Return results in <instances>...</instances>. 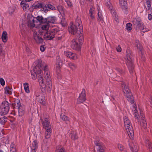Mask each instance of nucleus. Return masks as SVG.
<instances>
[{
    "label": "nucleus",
    "mask_w": 152,
    "mask_h": 152,
    "mask_svg": "<svg viewBox=\"0 0 152 152\" xmlns=\"http://www.w3.org/2000/svg\"><path fill=\"white\" fill-rule=\"evenodd\" d=\"M132 111L135 117L138 119V114L136 106L135 104L133 105Z\"/></svg>",
    "instance_id": "a878e982"
},
{
    "label": "nucleus",
    "mask_w": 152,
    "mask_h": 152,
    "mask_svg": "<svg viewBox=\"0 0 152 152\" xmlns=\"http://www.w3.org/2000/svg\"><path fill=\"white\" fill-rule=\"evenodd\" d=\"M132 24L130 23H128L126 24V27L127 30L130 31L132 29Z\"/></svg>",
    "instance_id": "37998d69"
},
{
    "label": "nucleus",
    "mask_w": 152,
    "mask_h": 152,
    "mask_svg": "<svg viewBox=\"0 0 152 152\" xmlns=\"http://www.w3.org/2000/svg\"><path fill=\"white\" fill-rule=\"evenodd\" d=\"M142 124L144 128L146 127L147 126V123L145 121L144 119V117H143L142 119V122L141 123V124Z\"/></svg>",
    "instance_id": "8fccbe9b"
},
{
    "label": "nucleus",
    "mask_w": 152,
    "mask_h": 152,
    "mask_svg": "<svg viewBox=\"0 0 152 152\" xmlns=\"http://www.w3.org/2000/svg\"><path fill=\"white\" fill-rule=\"evenodd\" d=\"M42 8L43 11L45 12H48L49 10L48 8V7L46 6V4H45V6H44V7Z\"/></svg>",
    "instance_id": "5fc2aeb1"
},
{
    "label": "nucleus",
    "mask_w": 152,
    "mask_h": 152,
    "mask_svg": "<svg viewBox=\"0 0 152 152\" xmlns=\"http://www.w3.org/2000/svg\"><path fill=\"white\" fill-rule=\"evenodd\" d=\"M17 107L18 109V113L19 115L22 116L24 113V108L21 105H20L19 104L17 103Z\"/></svg>",
    "instance_id": "bb28decb"
},
{
    "label": "nucleus",
    "mask_w": 152,
    "mask_h": 152,
    "mask_svg": "<svg viewBox=\"0 0 152 152\" xmlns=\"http://www.w3.org/2000/svg\"><path fill=\"white\" fill-rule=\"evenodd\" d=\"M145 143L147 147L149 148L150 152H152V145L151 142L148 138H145Z\"/></svg>",
    "instance_id": "6ab92c4d"
},
{
    "label": "nucleus",
    "mask_w": 152,
    "mask_h": 152,
    "mask_svg": "<svg viewBox=\"0 0 152 152\" xmlns=\"http://www.w3.org/2000/svg\"><path fill=\"white\" fill-rule=\"evenodd\" d=\"M26 2H29L32 0H25Z\"/></svg>",
    "instance_id": "774afa93"
},
{
    "label": "nucleus",
    "mask_w": 152,
    "mask_h": 152,
    "mask_svg": "<svg viewBox=\"0 0 152 152\" xmlns=\"http://www.w3.org/2000/svg\"><path fill=\"white\" fill-rule=\"evenodd\" d=\"M46 22L48 23H54L56 21V18L55 16H49L46 18Z\"/></svg>",
    "instance_id": "a211bd4d"
},
{
    "label": "nucleus",
    "mask_w": 152,
    "mask_h": 152,
    "mask_svg": "<svg viewBox=\"0 0 152 152\" xmlns=\"http://www.w3.org/2000/svg\"><path fill=\"white\" fill-rule=\"evenodd\" d=\"M45 137L46 139L49 138L51 135V134L52 132L51 128L45 129Z\"/></svg>",
    "instance_id": "c85d7f7f"
},
{
    "label": "nucleus",
    "mask_w": 152,
    "mask_h": 152,
    "mask_svg": "<svg viewBox=\"0 0 152 152\" xmlns=\"http://www.w3.org/2000/svg\"><path fill=\"white\" fill-rule=\"evenodd\" d=\"M135 45L137 47V48L139 49L141 53H142V48L140 45L139 40H136Z\"/></svg>",
    "instance_id": "72a5a7b5"
},
{
    "label": "nucleus",
    "mask_w": 152,
    "mask_h": 152,
    "mask_svg": "<svg viewBox=\"0 0 152 152\" xmlns=\"http://www.w3.org/2000/svg\"><path fill=\"white\" fill-rule=\"evenodd\" d=\"M86 99L85 91L84 89H83L79 97L77 99V103L79 104L83 103L85 101Z\"/></svg>",
    "instance_id": "9b49d317"
},
{
    "label": "nucleus",
    "mask_w": 152,
    "mask_h": 152,
    "mask_svg": "<svg viewBox=\"0 0 152 152\" xmlns=\"http://www.w3.org/2000/svg\"><path fill=\"white\" fill-rule=\"evenodd\" d=\"M7 35V34L6 31H3L2 35V39L4 42H5L7 41L8 38Z\"/></svg>",
    "instance_id": "2f4dec72"
},
{
    "label": "nucleus",
    "mask_w": 152,
    "mask_h": 152,
    "mask_svg": "<svg viewBox=\"0 0 152 152\" xmlns=\"http://www.w3.org/2000/svg\"><path fill=\"white\" fill-rule=\"evenodd\" d=\"M71 48L74 50H79L81 47L80 45L78 43V40L77 39H73L71 42Z\"/></svg>",
    "instance_id": "6e6552de"
},
{
    "label": "nucleus",
    "mask_w": 152,
    "mask_h": 152,
    "mask_svg": "<svg viewBox=\"0 0 152 152\" xmlns=\"http://www.w3.org/2000/svg\"><path fill=\"white\" fill-rule=\"evenodd\" d=\"M70 136L71 137V138L73 140H75L77 138V134L75 133H71Z\"/></svg>",
    "instance_id": "09e8293b"
},
{
    "label": "nucleus",
    "mask_w": 152,
    "mask_h": 152,
    "mask_svg": "<svg viewBox=\"0 0 152 152\" xmlns=\"http://www.w3.org/2000/svg\"><path fill=\"white\" fill-rule=\"evenodd\" d=\"M57 30L56 28H51L49 31L46 32L44 35V38L46 40L52 39L54 37L55 34Z\"/></svg>",
    "instance_id": "423d86ee"
},
{
    "label": "nucleus",
    "mask_w": 152,
    "mask_h": 152,
    "mask_svg": "<svg viewBox=\"0 0 152 152\" xmlns=\"http://www.w3.org/2000/svg\"><path fill=\"white\" fill-rule=\"evenodd\" d=\"M36 96L37 97V99L39 103L43 105H45L46 104L45 97L43 94L42 93H40L39 94H37Z\"/></svg>",
    "instance_id": "1a4fd4ad"
},
{
    "label": "nucleus",
    "mask_w": 152,
    "mask_h": 152,
    "mask_svg": "<svg viewBox=\"0 0 152 152\" xmlns=\"http://www.w3.org/2000/svg\"><path fill=\"white\" fill-rule=\"evenodd\" d=\"M36 19L41 23L46 22V18H44L42 16H38L36 18Z\"/></svg>",
    "instance_id": "c9c22d12"
},
{
    "label": "nucleus",
    "mask_w": 152,
    "mask_h": 152,
    "mask_svg": "<svg viewBox=\"0 0 152 152\" xmlns=\"http://www.w3.org/2000/svg\"><path fill=\"white\" fill-rule=\"evenodd\" d=\"M62 64V61L60 58L58 56L56 58V63L55 65L56 71L57 74H59L60 72L61 66Z\"/></svg>",
    "instance_id": "9d476101"
},
{
    "label": "nucleus",
    "mask_w": 152,
    "mask_h": 152,
    "mask_svg": "<svg viewBox=\"0 0 152 152\" xmlns=\"http://www.w3.org/2000/svg\"><path fill=\"white\" fill-rule=\"evenodd\" d=\"M110 10V12L112 15L115 18H116V13L115 12L114 10L113 9V7L111 9H109Z\"/></svg>",
    "instance_id": "49530a36"
},
{
    "label": "nucleus",
    "mask_w": 152,
    "mask_h": 152,
    "mask_svg": "<svg viewBox=\"0 0 152 152\" xmlns=\"http://www.w3.org/2000/svg\"><path fill=\"white\" fill-rule=\"evenodd\" d=\"M98 12V19L99 22L102 23L104 22L103 17L102 14V12L100 10V8L98 7L97 8Z\"/></svg>",
    "instance_id": "f3484780"
},
{
    "label": "nucleus",
    "mask_w": 152,
    "mask_h": 152,
    "mask_svg": "<svg viewBox=\"0 0 152 152\" xmlns=\"http://www.w3.org/2000/svg\"><path fill=\"white\" fill-rule=\"evenodd\" d=\"M89 11V14L91 18L92 19H94L96 14L95 8L93 7H92L90 8Z\"/></svg>",
    "instance_id": "b1692460"
},
{
    "label": "nucleus",
    "mask_w": 152,
    "mask_h": 152,
    "mask_svg": "<svg viewBox=\"0 0 152 152\" xmlns=\"http://www.w3.org/2000/svg\"><path fill=\"white\" fill-rule=\"evenodd\" d=\"M20 28L21 31V33L23 37L26 36V29L25 25L22 24L20 26Z\"/></svg>",
    "instance_id": "393cba45"
},
{
    "label": "nucleus",
    "mask_w": 152,
    "mask_h": 152,
    "mask_svg": "<svg viewBox=\"0 0 152 152\" xmlns=\"http://www.w3.org/2000/svg\"><path fill=\"white\" fill-rule=\"evenodd\" d=\"M61 23L63 26H65L66 25V23L65 20L64 18H63L61 20Z\"/></svg>",
    "instance_id": "864d4df0"
},
{
    "label": "nucleus",
    "mask_w": 152,
    "mask_h": 152,
    "mask_svg": "<svg viewBox=\"0 0 152 152\" xmlns=\"http://www.w3.org/2000/svg\"><path fill=\"white\" fill-rule=\"evenodd\" d=\"M35 22L34 18L31 17L29 19L28 26L30 27H34L35 26Z\"/></svg>",
    "instance_id": "cd10ccee"
},
{
    "label": "nucleus",
    "mask_w": 152,
    "mask_h": 152,
    "mask_svg": "<svg viewBox=\"0 0 152 152\" xmlns=\"http://www.w3.org/2000/svg\"><path fill=\"white\" fill-rule=\"evenodd\" d=\"M94 143L97 149V152H104V146L103 144L99 141H95Z\"/></svg>",
    "instance_id": "ddd939ff"
},
{
    "label": "nucleus",
    "mask_w": 152,
    "mask_h": 152,
    "mask_svg": "<svg viewBox=\"0 0 152 152\" xmlns=\"http://www.w3.org/2000/svg\"><path fill=\"white\" fill-rule=\"evenodd\" d=\"M4 89L5 94L9 95L12 94V89L11 87L9 86H7L5 87Z\"/></svg>",
    "instance_id": "c756f323"
},
{
    "label": "nucleus",
    "mask_w": 152,
    "mask_h": 152,
    "mask_svg": "<svg viewBox=\"0 0 152 152\" xmlns=\"http://www.w3.org/2000/svg\"><path fill=\"white\" fill-rule=\"evenodd\" d=\"M24 88L26 93H28L30 92L29 90V84L27 83H25L23 84Z\"/></svg>",
    "instance_id": "e433bc0d"
},
{
    "label": "nucleus",
    "mask_w": 152,
    "mask_h": 152,
    "mask_svg": "<svg viewBox=\"0 0 152 152\" xmlns=\"http://www.w3.org/2000/svg\"><path fill=\"white\" fill-rule=\"evenodd\" d=\"M145 28H146L145 26H144L142 25V27L141 29H145Z\"/></svg>",
    "instance_id": "69168bd1"
},
{
    "label": "nucleus",
    "mask_w": 152,
    "mask_h": 152,
    "mask_svg": "<svg viewBox=\"0 0 152 152\" xmlns=\"http://www.w3.org/2000/svg\"><path fill=\"white\" fill-rule=\"evenodd\" d=\"M46 6L48 7V8L50 10H55L56 8L53 5L51 4H46Z\"/></svg>",
    "instance_id": "3c124183"
},
{
    "label": "nucleus",
    "mask_w": 152,
    "mask_h": 152,
    "mask_svg": "<svg viewBox=\"0 0 152 152\" xmlns=\"http://www.w3.org/2000/svg\"><path fill=\"white\" fill-rule=\"evenodd\" d=\"M148 18L149 20H152V16L151 14H149L148 15Z\"/></svg>",
    "instance_id": "e2e57ef3"
},
{
    "label": "nucleus",
    "mask_w": 152,
    "mask_h": 152,
    "mask_svg": "<svg viewBox=\"0 0 152 152\" xmlns=\"http://www.w3.org/2000/svg\"><path fill=\"white\" fill-rule=\"evenodd\" d=\"M115 70L120 74H122L123 73L122 70L119 68H115Z\"/></svg>",
    "instance_id": "6e6d98bb"
},
{
    "label": "nucleus",
    "mask_w": 152,
    "mask_h": 152,
    "mask_svg": "<svg viewBox=\"0 0 152 152\" xmlns=\"http://www.w3.org/2000/svg\"><path fill=\"white\" fill-rule=\"evenodd\" d=\"M120 84L124 95L126 96L129 102L133 104L134 102V97L132 95V93L129 91L128 85L123 81L121 82Z\"/></svg>",
    "instance_id": "7ed1b4c3"
},
{
    "label": "nucleus",
    "mask_w": 152,
    "mask_h": 152,
    "mask_svg": "<svg viewBox=\"0 0 152 152\" xmlns=\"http://www.w3.org/2000/svg\"><path fill=\"white\" fill-rule=\"evenodd\" d=\"M2 108H10L9 103L7 101H4L3 103Z\"/></svg>",
    "instance_id": "c03bdc74"
},
{
    "label": "nucleus",
    "mask_w": 152,
    "mask_h": 152,
    "mask_svg": "<svg viewBox=\"0 0 152 152\" xmlns=\"http://www.w3.org/2000/svg\"><path fill=\"white\" fill-rule=\"evenodd\" d=\"M41 35L39 32H34V38L36 42L38 43L43 42V39L41 37Z\"/></svg>",
    "instance_id": "f8f14e48"
},
{
    "label": "nucleus",
    "mask_w": 152,
    "mask_h": 152,
    "mask_svg": "<svg viewBox=\"0 0 152 152\" xmlns=\"http://www.w3.org/2000/svg\"><path fill=\"white\" fill-rule=\"evenodd\" d=\"M118 149L121 151L122 152H125V150L123 146L121 144H118Z\"/></svg>",
    "instance_id": "a18cd8bd"
},
{
    "label": "nucleus",
    "mask_w": 152,
    "mask_h": 152,
    "mask_svg": "<svg viewBox=\"0 0 152 152\" xmlns=\"http://www.w3.org/2000/svg\"><path fill=\"white\" fill-rule=\"evenodd\" d=\"M66 3L67 5L69 7H71L72 6V3L70 1Z\"/></svg>",
    "instance_id": "052dcab7"
},
{
    "label": "nucleus",
    "mask_w": 152,
    "mask_h": 152,
    "mask_svg": "<svg viewBox=\"0 0 152 152\" xmlns=\"http://www.w3.org/2000/svg\"><path fill=\"white\" fill-rule=\"evenodd\" d=\"M132 56L130 54H127L126 57V64L128 66V69L130 73L134 72V65L133 64V59Z\"/></svg>",
    "instance_id": "39448f33"
},
{
    "label": "nucleus",
    "mask_w": 152,
    "mask_h": 152,
    "mask_svg": "<svg viewBox=\"0 0 152 152\" xmlns=\"http://www.w3.org/2000/svg\"><path fill=\"white\" fill-rule=\"evenodd\" d=\"M2 47L0 45V53L2 51Z\"/></svg>",
    "instance_id": "338daca9"
},
{
    "label": "nucleus",
    "mask_w": 152,
    "mask_h": 152,
    "mask_svg": "<svg viewBox=\"0 0 152 152\" xmlns=\"http://www.w3.org/2000/svg\"><path fill=\"white\" fill-rule=\"evenodd\" d=\"M68 65L72 70H75L76 68V65L72 63H68Z\"/></svg>",
    "instance_id": "a19ab883"
},
{
    "label": "nucleus",
    "mask_w": 152,
    "mask_h": 152,
    "mask_svg": "<svg viewBox=\"0 0 152 152\" xmlns=\"http://www.w3.org/2000/svg\"><path fill=\"white\" fill-rule=\"evenodd\" d=\"M116 50L118 52H121V48L119 45H118L116 48Z\"/></svg>",
    "instance_id": "4d7b16f0"
},
{
    "label": "nucleus",
    "mask_w": 152,
    "mask_h": 152,
    "mask_svg": "<svg viewBox=\"0 0 152 152\" xmlns=\"http://www.w3.org/2000/svg\"><path fill=\"white\" fill-rule=\"evenodd\" d=\"M9 110V108H1V113L2 115H4L7 114Z\"/></svg>",
    "instance_id": "58836bf2"
},
{
    "label": "nucleus",
    "mask_w": 152,
    "mask_h": 152,
    "mask_svg": "<svg viewBox=\"0 0 152 152\" xmlns=\"http://www.w3.org/2000/svg\"><path fill=\"white\" fill-rule=\"evenodd\" d=\"M56 152H65V151L63 146L60 145L57 147Z\"/></svg>",
    "instance_id": "ea45409f"
},
{
    "label": "nucleus",
    "mask_w": 152,
    "mask_h": 152,
    "mask_svg": "<svg viewBox=\"0 0 152 152\" xmlns=\"http://www.w3.org/2000/svg\"><path fill=\"white\" fill-rule=\"evenodd\" d=\"M149 30L147 28H145V29H142L141 31L143 32H145L147 31H148Z\"/></svg>",
    "instance_id": "680f3d73"
},
{
    "label": "nucleus",
    "mask_w": 152,
    "mask_h": 152,
    "mask_svg": "<svg viewBox=\"0 0 152 152\" xmlns=\"http://www.w3.org/2000/svg\"><path fill=\"white\" fill-rule=\"evenodd\" d=\"M149 101L151 104V106L152 107V97H151V96L149 98Z\"/></svg>",
    "instance_id": "0e129e2a"
},
{
    "label": "nucleus",
    "mask_w": 152,
    "mask_h": 152,
    "mask_svg": "<svg viewBox=\"0 0 152 152\" xmlns=\"http://www.w3.org/2000/svg\"><path fill=\"white\" fill-rule=\"evenodd\" d=\"M68 28L69 32L72 34L76 35L78 37L83 38V30L80 20L77 18L76 20L75 25L70 23Z\"/></svg>",
    "instance_id": "f03ea898"
},
{
    "label": "nucleus",
    "mask_w": 152,
    "mask_h": 152,
    "mask_svg": "<svg viewBox=\"0 0 152 152\" xmlns=\"http://www.w3.org/2000/svg\"><path fill=\"white\" fill-rule=\"evenodd\" d=\"M119 4L123 10H126L127 8L126 0H119Z\"/></svg>",
    "instance_id": "aec40b11"
},
{
    "label": "nucleus",
    "mask_w": 152,
    "mask_h": 152,
    "mask_svg": "<svg viewBox=\"0 0 152 152\" xmlns=\"http://www.w3.org/2000/svg\"><path fill=\"white\" fill-rule=\"evenodd\" d=\"M147 4L148 9V10H150L151 9V5L150 4L149 2H147Z\"/></svg>",
    "instance_id": "bf43d9fd"
},
{
    "label": "nucleus",
    "mask_w": 152,
    "mask_h": 152,
    "mask_svg": "<svg viewBox=\"0 0 152 152\" xmlns=\"http://www.w3.org/2000/svg\"><path fill=\"white\" fill-rule=\"evenodd\" d=\"M105 4L106 6L109 9H111L113 8V7L110 2V0H105Z\"/></svg>",
    "instance_id": "79ce46f5"
},
{
    "label": "nucleus",
    "mask_w": 152,
    "mask_h": 152,
    "mask_svg": "<svg viewBox=\"0 0 152 152\" xmlns=\"http://www.w3.org/2000/svg\"><path fill=\"white\" fill-rule=\"evenodd\" d=\"M58 10L60 13H64L63 7L61 5L58 6L57 7Z\"/></svg>",
    "instance_id": "de8ad7c7"
},
{
    "label": "nucleus",
    "mask_w": 152,
    "mask_h": 152,
    "mask_svg": "<svg viewBox=\"0 0 152 152\" xmlns=\"http://www.w3.org/2000/svg\"><path fill=\"white\" fill-rule=\"evenodd\" d=\"M64 54L66 56L72 59L75 60L77 58V56L75 53L69 51H65Z\"/></svg>",
    "instance_id": "4468645a"
},
{
    "label": "nucleus",
    "mask_w": 152,
    "mask_h": 152,
    "mask_svg": "<svg viewBox=\"0 0 152 152\" xmlns=\"http://www.w3.org/2000/svg\"><path fill=\"white\" fill-rule=\"evenodd\" d=\"M20 4L24 10L26 11L28 10L29 8L28 5V4L25 3L24 1H22L20 3Z\"/></svg>",
    "instance_id": "7c9ffc66"
},
{
    "label": "nucleus",
    "mask_w": 152,
    "mask_h": 152,
    "mask_svg": "<svg viewBox=\"0 0 152 152\" xmlns=\"http://www.w3.org/2000/svg\"><path fill=\"white\" fill-rule=\"evenodd\" d=\"M133 24L134 27L136 28H140L141 26V23L139 18L134 19L133 21Z\"/></svg>",
    "instance_id": "dca6fc26"
},
{
    "label": "nucleus",
    "mask_w": 152,
    "mask_h": 152,
    "mask_svg": "<svg viewBox=\"0 0 152 152\" xmlns=\"http://www.w3.org/2000/svg\"><path fill=\"white\" fill-rule=\"evenodd\" d=\"M39 121L42 122V126L45 129L51 128L50 122L47 118H45L44 119L41 118Z\"/></svg>",
    "instance_id": "0eeeda50"
},
{
    "label": "nucleus",
    "mask_w": 152,
    "mask_h": 152,
    "mask_svg": "<svg viewBox=\"0 0 152 152\" xmlns=\"http://www.w3.org/2000/svg\"><path fill=\"white\" fill-rule=\"evenodd\" d=\"M44 45L43 46L42 45H41L40 46V50L42 52L44 51L45 50V48L44 47Z\"/></svg>",
    "instance_id": "13d9d810"
},
{
    "label": "nucleus",
    "mask_w": 152,
    "mask_h": 152,
    "mask_svg": "<svg viewBox=\"0 0 152 152\" xmlns=\"http://www.w3.org/2000/svg\"><path fill=\"white\" fill-rule=\"evenodd\" d=\"M38 147V143L36 140H34L33 142L32 145L30 146L31 152H36Z\"/></svg>",
    "instance_id": "412c9836"
},
{
    "label": "nucleus",
    "mask_w": 152,
    "mask_h": 152,
    "mask_svg": "<svg viewBox=\"0 0 152 152\" xmlns=\"http://www.w3.org/2000/svg\"><path fill=\"white\" fill-rule=\"evenodd\" d=\"M45 6V4L42 2H36L33 5V7L35 9L42 8Z\"/></svg>",
    "instance_id": "5701e85b"
},
{
    "label": "nucleus",
    "mask_w": 152,
    "mask_h": 152,
    "mask_svg": "<svg viewBox=\"0 0 152 152\" xmlns=\"http://www.w3.org/2000/svg\"><path fill=\"white\" fill-rule=\"evenodd\" d=\"M0 83L1 85L4 86L5 84V82L4 79L2 78H0Z\"/></svg>",
    "instance_id": "603ef678"
},
{
    "label": "nucleus",
    "mask_w": 152,
    "mask_h": 152,
    "mask_svg": "<svg viewBox=\"0 0 152 152\" xmlns=\"http://www.w3.org/2000/svg\"><path fill=\"white\" fill-rule=\"evenodd\" d=\"M61 118L63 120L65 121L66 124H69V119L68 117L64 115L61 114L60 115Z\"/></svg>",
    "instance_id": "473e14b6"
},
{
    "label": "nucleus",
    "mask_w": 152,
    "mask_h": 152,
    "mask_svg": "<svg viewBox=\"0 0 152 152\" xmlns=\"http://www.w3.org/2000/svg\"><path fill=\"white\" fill-rule=\"evenodd\" d=\"M131 150L133 152H137L139 148L136 142H132L129 144Z\"/></svg>",
    "instance_id": "2eb2a0df"
},
{
    "label": "nucleus",
    "mask_w": 152,
    "mask_h": 152,
    "mask_svg": "<svg viewBox=\"0 0 152 152\" xmlns=\"http://www.w3.org/2000/svg\"><path fill=\"white\" fill-rule=\"evenodd\" d=\"M7 118L5 116L0 118V124L2 125H4L7 121Z\"/></svg>",
    "instance_id": "4c0bfd02"
},
{
    "label": "nucleus",
    "mask_w": 152,
    "mask_h": 152,
    "mask_svg": "<svg viewBox=\"0 0 152 152\" xmlns=\"http://www.w3.org/2000/svg\"><path fill=\"white\" fill-rule=\"evenodd\" d=\"M10 152H16L17 150L16 146L15 144L12 142L11 143L10 146Z\"/></svg>",
    "instance_id": "f704fd0d"
},
{
    "label": "nucleus",
    "mask_w": 152,
    "mask_h": 152,
    "mask_svg": "<svg viewBox=\"0 0 152 152\" xmlns=\"http://www.w3.org/2000/svg\"><path fill=\"white\" fill-rule=\"evenodd\" d=\"M123 118L124 125L127 134L129 137L132 138L134 135V131L130 121L126 116H124Z\"/></svg>",
    "instance_id": "20e7f679"
},
{
    "label": "nucleus",
    "mask_w": 152,
    "mask_h": 152,
    "mask_svg": "<svg viewBox=\"0 0 152 152\" xmlns=\"http://www.w3.org/2000/svg\"><path fill=\"white\" fill-rule=\"evenodd\" d=\"M32 78L35 80L37 77V74L38 76V80L43 92L50 91L52 88V82L50 73L48 70V66L46 65H42L39 63L33 67L31 70Z\"/></svg>",
    "instance_id": "f257e3e1"
},
{
    "label": "nucleus",
    "mask_w": 152,
    "mask_h": 152,
    "mask_svg": "<svg viewBox=\"0 0 152 152\" xmlns=\"http://www.w3.org/2000/svg\"><path fill=\"white\" fill-rule=\"evenodd\" d=\"M50 26V24L47 22L43 23L41 25V28L43 30L47 31Z\"/></svg>",
    "instance_id": "4be33fe9"
}]
</instances>
